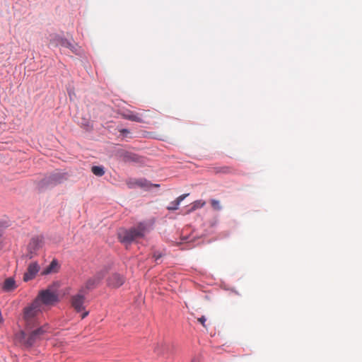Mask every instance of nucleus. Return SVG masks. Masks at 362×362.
I'll list each match as a JSON object with an SVG mask.
<instances>
[{
	"instance_id": "1",
	"label": "nucleus",
	"mask_w": 362,
	"mask_h": 362,
	"mask_svg": "<svg viewBox=\"0 0 362 362\" xmlns=\"http://www.w3.org/2000/svg\"><path fill=\"white\" fill-rule=\"evenodd\" d=\"M48 328V325L45 324L33 329H25V331L20 333L21 340L25 346L30 347L44 339Z\"/></svg>"
},
{
	"instance_id": "2",
	"label": "nucleus",
	"mask_w": 362,
	"mask_h": 362,
	"mask_svg": "<svg viewBox=\"0 0 362 362\" xmlns=\"http://www.w3.org/2000/svg\"><path fill=\"white\" fill-rule=\"evenodd\" d=\"M148 229L145 223H139L136 226L129 230L121 229L118 232V238L123 243L129 244L139 238H142L148 233Z\"/></svg>"
},
{
	"instance_id": "3",
	"label": "nucleus",
	"mask_w": 362,
	"mask_h": 362,
	"mask_svg": "<svg viewBox=\"0 0 362 362\" xmlns=\"http://www.w3.org/2000/svg\"><path fill=\"white\" fill-rule=\"evenodd\" d=\"M41 312L42 308L39 300H34L30 305L24 308L23 319L25 329H33L40 325L38 316Z\"/></svg>"
},
{
	"instance_id": "4",
	"label": "nucleus",
	"mask_w": 362,
	"mask_h": 362,
	"mask_svg": "<svg viewBox=\"0 0 362 362\" xmlns=\"http://www.w3.org/2000/svg\"><path fill=\"white\" fill-rule=\"evenodd\" d=\"M35 300H39L40 305L42 303L46 305H52L58 301V296L54 292L47 289L42 291Z\"/></svg>"
},
{
	"instance_id": "5",
	"label": "nucleus",
	"mask_w": 362,
	"mask_h": 362,
	"mask_svg": "<svg viewBox=\"0 0 362 362\" xmlns=\"http://www.w3.org/2000/svg\"><path fill=\"white\" fill-rule=\"evenodd\" d=\"M125 277L118 273H113L107 279V286L112 288H117L124 284Z\"/></svg>"
},
{
	"instance_id": "6",
	"label": "nucleus",
	"mask_w": 362,
	"mask_h": 362,
	"mask_svg": "<svg viewBox=\"0 0 362 362\" xmlns=\"http://www.w3.org/2000/svg\"><path fill=\"white\" fill-rule=\"evenodd\" d=\"M40 271V265L37 262H30L27 269V272L24 274L23 281H28L35 277Z\"/></svg>"
},
{
	"instance_id": "7",
	"label": "nucleus",
	"mask_w": 362,
	"mask_h": 362,
	"mask_svg": "<svg viewBox=\"0 0 362 362\" xmlns=\"http://www.w3.org/2000/svg\"><path fill=\"white\" fill-rule=\"evenodd\" d=\"M43 245V238L40 236L33 237L28 245V249L30 253V258L33 257V255L35 253L37 250H38L40 247H42Z\"/></svg>"
},
{
	"instance_id": "8",
	"label": "nucleus",
	"mask_w": 362,
	"mask_h": 362,
	"mask_svg": "<svg viewBox=\"0 0 362 362\" xmlns=\"http://www.w3.org/2000/svg\"><path fill=\"white\" fill-rule=\"evenodd\" d=\"M50 44L55 47L62 46L69 48L71 49L74 48V45L69 41H68L66 39L60 37L58 35H50Z\"/></svg>"
},
{
	"instance_id": "9",
	"label": "nucleus",
	"mask_w": 362,
	"mask_h": 362,
	"mask_svg": "<svg viewBox=\"0 0 362 362\" xmlns=\"http://www.w3.org/2000/svg\"><path fill=\"white\" fill-rule=\"evenodd\" d=\"M122 117L124 119L136 122H144L143 119V115L137 112H134L129 110L125 111L122 113Z\"/></svg>"
},
{
	"instance_id": "10",
	"label": "nucleus",
	"mask_w": 362,
	"mask_h": 362,
	"mask_svg": "<svg viewBox=\"0 0 362 362\" xmlns=\"http://www.w3.org/2000/svg\"><path fill=\"white\" fill-rule=\"evenodd\" d=\"M84 297L81 294H77L72 297L71 305L77 312H81L83 310Z\"/></svg>"
},
{
	"instance_id": "11",
	"label": "nucleus",
	"mask_w": 362,
	"mask_h": 362,
	"mask_svg": "<svg viewBox=\"0 0 362 362\" xmlns=\"http://www.w3.org/2000/svg\"><path fill=\"white\" fill-rule=\"evenodd\" d=\"M59 269V264L57 259H53L51 263L42 272V275H47L52 273L57 272Z\"/></svg>"
},
{
	"instance_id": "12",
	"label": "nucleus",
	"mask_w": 362,
	"mask_h": 362,
	"mask_svg": "<svg viewBox=\"0 0 362 362\" xmlns=\"http://www.w3.org/2000/svg\"><path fill=\"white\" fill-rule=\"evenodd\" d=\"M189 194H184L179 196L175 200L170 202L169 206H167V209L169 211H175L179 208L180 204L183 201Z\"/></svg>"
},
{
	"instance_id": "13",
	"label": "nucleus",
	"mask_w": 362,
	"mask_h": 362,
	"mask_svg": "<svg viewBox=\"0 0 362 362\" xmlns=\"http://www.w3.org/2000/svg\"><path fill=\"white\" fill-rule=\"evenodd\" d=\"M16 287V282L13 278L6 279L3 285V289L6 291H13Z\"/></svg>"
},
{
	"instance_id": "14",
	"label": "nucleus",
	"mask_w": 362,
	"mask_h": 362,
	"mask_svg": "<svg viewBox=\"0 0 362 362\" xmlns=\"http://www.w3.org/2000/svg\"><path fill=\"white\" fill-rule=\"evenodd\" d=\"M64 178V175L61 173H56L49 177L50 184L56 185L60 183Z\"/></svg>"
},
{
	"instance_id": "15",
	"label": "nucleus",
	"mask_w": 362,
	"mask_h": 362,
	"mask_svg": "<svg viewBox=\"0 0 362 362\" xmlns=\"http://www.w3.org/2000/svg\"><path fill=\"white\" fill-rule=\"evenodd\" d=\"M206 204V202L203 200H197L192 203L191 209H189V212L194 211L198 209H201L204 207Z\"/></svg>"
},
{
	"instance_id": "16",
	"label": "nucleus",
	"mask_w": 362,
	"mask_h": 362,
	"mask_svg": "<svg viewBox=\"0 0 362 362\" xmlns=\"http://www.w3.org/2000/svg\"><path fill=\"white\" fill-rule=\"evenodd\" d=\"M92 173L96 176H103L105 174V168L103 166H93Z\"/></svg>"
},
{
	"instance_id": "17",
	"label": "nucleus",
	"mask_w": 362,
	"mask_h": 362,
	"mask_svg": "<svg viewBox=\"0 0 362 362\" xmlns=\"http://www.w3.org/2000/svg\"><path fill=\"white\" fill-rule=\"evenodd\" d=\"M210 202L213 209L216 211H220L222 209L221 203L218 200L212 199H211Z\"/></svg>"
},
{
	"instance_id": "18",
	"label": "nucleus",
	"mask_w": 362,
	"mask_h": 362,
	"mask_svg": "<svg viewBox=\"0 0 362 362\" xmlns=\"http://www.w3.org/2000/svg\"><path fill=\"white\" fill-rule=\"evenodd\" d=\"M78 122L85 128L88 127L89 126V119L81 118V121H78Z\"/></svg>"
},
{
	"instance_id": "19",
	"label": "nucleus",
	"mask_w": 362,
	"mask_h": 362,
	"mask_svg": "<svg viewBox=\"0 0 362 362\" xmlns=\"http://www.w3.org/2000/svg\"><path fill=\"white\" fill-rule=\"evenodd\" d=\"M217 172L223 173H230L231 172V169L229 167L224 166L221 168Z\"/></svg>"
},
{
	"instance_id": "20",
	"label": "nucleus",
	"mask_w": 362,
	"mask_h": 362,
	"mask_svg": "<svg viewBox=\"0 0 362 362\" xmlns=\"http://www.w3.org/2000/svg\"><path fill=\"white\" fill-rule=\"evenodd\" d=\"M123 156L124 161H129L133 158V156L127 152L124 153Z\"/></svg>"
},
{
	"instance_id": "21",
	"label": "nucleus",
	"mask_w": 362,
	"mask_h": 362,
	"mask_svg": "<svg viewBox=\"0 0 362 362\" xmlns=\"http://www.w3.org/2000/svg\"><path fill=\"white\" fill-rule=\"evenodd\" d=\"M198 322H199L204 327H206V325H205L206 318L204 316H202L201 317L198 318Z\"/></svg>"
},
{
	"instance_id": "22",
	"label": "nucleus",
	"mask_w": 362,
	"mask_h": 362,
	"mask_svg": "<svg viewBox=\"0 0 362 362\" xmlns=\"http://www.w3.org/2000/svg\"><path fill=\"white\" fill-rule=\"evenodd\" d=\"M119 132L124 135V134H129V131L127 129H122L121 130H119Z\"/></svg>"
},
{
	"instance_id": "23",
	"label": "nucleus",
	"mask_w": 362,
	"mask_h": 362,
	"mask_svg": "<svg viewBox=\"0 0 362 362\" xmlns=\"http://www.w3.org/2000/svg\"><path fill=\"white\" fill-rule=\"evenodd\" d=\"M104 275H105L104 272H103V274L101 275L99 274V276L97 277L95 281H99L100 279H102L103 278Z\"/></svg>"
},
{
	"instance_id": "24",
	"label": "nucleus",
	"mask_w": 362,
	"mask_h": 362,
	"mask_svg": "<svg viewBox=\"0 0 362 362\" xmlns=\"http://www.w3.org/2000/svg\"><path fill=\"white\" fill-rule=\"evenodd\" d=\"M153 257L155 258L156 261H157L159 258L161 257V255H156V254L153 255Z\"/></svg>"
},
{
	"instance_id": "25",
	"label": "nucleus",
	"mask_w": 362,
	"mask_h": 362,
	"mask_svg": "<svg viewBox=\"0 0 362 362\" xmlns=\"http://www.w3.org/2000/svg\"><path fill=\"white\" fill-rule=\"evenodd\" d=\"M88 315V312H85L84 313H83V314H82L81 317H82V318H84V317H86Z\"/></svg>"
},
{
	"instance_id": "26",
	"label": "nucleus",
	"mask_w": 362,
	"mask_h": 362,
	"mask_svg": "<svg viewBox=\"0 0 362 362\" xmlns=\"http://www.w3.org/2000/svg\"><path fill=\"white\" fill-rule=\"evenodd\" d=\"M3 321V317L1 316V313H0V324Z\"/></svg>"
},
{
	"instance_id": "27",
	"label": "nucleus",
	"mask_w": 362,
	"mask_h": 362,
	"mask_svg": "<svg viewBox=\"0 0 362 362\" xmlns=\"http://www.w3.org/2000/svg\"><path fill=\"white\" fill-rule=\"evenodd\" d=\"M137 184H138L139 185H141V186L142 185V184H141V182H137Z\"/></svg>"
},
{
	"instance_id": "28",
	"label": "nucleus",
	"mask_w": 362,
	"mask_h": 362,
	"mask_svg": "<svg viewBox=\"0 0 362 362\" xmlns=\"http://www.w3.org/2000/svg\"><path fill=\"white\" fill-rule=\"evenodd\" d=\"M154 187H159V185H154Z\"/></svg>"
},
{
	"instance_id": "29",
	"label": "nucleus",
	"mask_w": 362,
	"mask_h": 362,
	"mask_svg": "<svg viewBox=\"0 0 362 362\" xmlns=\"http://www.w3.org/2000/svg\"><path fill=\"white\" fill-rule=\"evenodd\" d=\"M192 362H194V361H192Z\"/></svg>"
}]
</instances>
